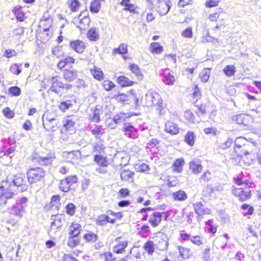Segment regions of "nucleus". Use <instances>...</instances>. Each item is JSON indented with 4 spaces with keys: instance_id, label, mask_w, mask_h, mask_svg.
<instances>
[{
    "instance_id": "nucleus-12",
    "label": "nucleus",
    "mask_w": 261,
    "mask_h": 261,
    "mask_svg": "<svg viewBox=\"0 0 261 261\" xmlns=\"http://www.w3.org/2000/svg\"><path fill=\"white\" fill-rule=\"evenodd\" d=\"M164 130L171 135H176L179 133V128L177 124L172 121H168L165 123Z\"/></svg>"
},
{
    "instance_id": "nucleus-52",
    "label": "nucleus",
    "mask_w": 261,
    "mask_h": 261,
    "mask_svg": "<svg viewBox=\"0 0 261 261\" xmlns=\"http://www.w3.org/2000/svg\"><path fill=\"white\" fill-rule=\"evenodd\" d=\"M69 187L70 188L74 184H75L77 181V177L75 175L69 176L66 178Z\"/></svg>"
},
{
    "instance_id": "nucleus-31",
    "label": "nucleus",
    "mask_w": 261,
    "mask_h": 261,
    "mask_svg": "<svg viewBox=\"0 0 261 261\" xmlns=\"http://www.w3.org/2000/svg\"><path fill=\"white\" fill-rule=\"evenodd\" d=\"M235 183L238 185H245L246 187H249V185L251 184L250 182L248 179H244L243 177L240 175L237 178H234Z\"/></svg>"
},
{
    "instance_id": "nucleus-29",
    "label": "nucleus",
    "mask_w": 261,
    "mask_h": 261,
    "mask_svg": "<svg viewBox=\"0 0 261 261\" xmlns=\"http://www.w3.org/2000/svg\"><path fill=\"white\" fill-rule=\"evenodd\" d=\"M163 81L167 85H172L175 81V79L174 76L168 73L164 75Z\"/></svg>"
},
{
    "instance_id": "nucleus-30",
    "label": "nucleus",
    "mask_w": 261,
    "mask_h": 261,
    "mask_svg": "<svg viewBox=\"0 0 261 261\" xmlns=\"http://www.w3.org/2000/svg\"><path fill=\"white\" fill-rule=\"evenodd\" d=\"M13 12L17 20L20 21L24 20V15L21 7H16L13 10Z\"/></svg>"
},
{
    "instance_id": "nucleus-35",
    "label": "nucleus",
    "mask_w": 261,
    "mask_h": 261,
    "mask_svg": "<svg viewBox=\"0 0 261 261\" xmlns=\"http://www.w3.org/2000/svg\"><path fill=\"white\" fill-rule=\"evenodd\" d=\"M80 243V239L79 237H74L69 236L67 241V244L70 247H74L78 245Z\"/></svg>"
},
{
    "instance_id": "nucleus-57",
    "label": "nucleus",
    "mask_w": 261,
    "mask_h": 261,
    "mask_svg": "<svg viewBox=\"0 0 261 261\" xmlns=\"http://www.w3.org/2000/svg\"><path fill=\"white\" fill-rule=\"evenodd\" d=\"M204 132L205 134H212L214 136L217 135L218 131L217 128L215 127L206 128L204 129Z\"/></svg>"
},
{
    "instance_id": "nucleus-54",
    "label": "nucleus",
    "mask_w": 261,
    "mask_h": 261,
    "mask_svg": "<svg viewBox=\"0 0 261 261\" xmlns=\"http://www.w3.org/2000/svg\"><path fill=\"white\" fill-rule=\"evenodd\" d=\"M9 92L14 96H18L20 94L21 90L18 87H12L9 89Z\"/></svg>"
},
{
    "instance_id": "nucleus-25",
    "label": "nucleus",
    "mask_w": 261,
    "mask_h": 261,
    "mask_svg": "<svg viewBox=\"0 0 261 261\" xmlns=\"http://www.w3.org/2000/svg\"><path fill=\"white\" fill-rule=\"evenodd\" d=\"M127 53V45L125 43H121L119 47L114 48L113 50V54H125Z\"/></svg>"
},
{
    "instance_id": "nucleus-15",
    "label": "nucleus",
    "mask_w": 261,
    "mask_h": 261,
    "mask_svg": "<svg viewBox=\"0 0 261 261\" xmlns=\"http://www.w3.org/2000/svg\"><path fill=\"white\" fill-rule=\"evenodd\" d=\"M194 207L196 213L199 216L208 214L211 213L210 210L207 208H205L201 202H200L195 203L194 204Z\"/></svg>"
},
{
    "instance_id": "nucleus-24",
    "label": "nucleus",
    "mask_w": 261,
    "mask_h": 261,
    "mask_svg": "<svg viewBox=\"0 0 261 261\" xmlns=\"http://www.w3.org/2000/svg\"><path fill=\"white\" fill-rule=\"evenodd\" d=\"M172 197L175 200L183 201L187 198L186 193L183 191H179L172 194Z\"/></svg>"
},
{
    "instance_id": "nucleus-45",
    "label": "nucleus",
    "mask_w": 261,
    "mask_h": 261,
    "mask_svg": "<svg viewBox=\"0 0 261 261\" xmlns=\"http://www.w3.org/2000/svg\"><path fill=\"white\" fill-rule=\"evenodd\" d=\"M185 118L189 122L191 123H194L195 116L192 112L190 110H187L185 111L184 114Z\"/></svg>"
},
{
    "instance_id": "nucleus-43",
    "label": "nucleus",
    "mask_w": 261,
    "mask_h": 261,
    "mask_svg": "<svg viewBox=\"0 0 261 261\" xmlns=\"http://www.w3.org/2000/svg\"><path fill=\"white\" fill-rule=\"evenodd\" d=\"M113 120L115 124H119L124 122L125 118L123 114H120L115 115L113 117Z\"/></svg>"
},
{
    "instance_id": "nucleus-8",
    "label": "nucleus",
    "mask_w": 261,
    "mask_h": 261,
    "mask_svg": "<svg viewBox=\"0 0 261 261\" xmlns=\"http://www.w3.org/2000/svg\"><path fill=\"white\" fill-rule=\"evenodd\" d=\"M88 12L85 11L82 12L79 15L78 20H79V24L77 27L81 30H85L89 25L90 20L88 17Z\"/></svg>"
},
{
    "instance_id": "nucleus-16",
    "label": "nucleus",
    "mask_w": 261,
    "mask_h": 261,
    "mask_svg": "<svg viewBox=\"0 0 261 261\" xmlns=\"http://www.w3.org/2000/svg\"><path fill=\"white\" fill-rule=\"evenodd\" d=\"M120 238H117L116 239V242H118L119 244L116 245L113 248V251L117 254L123 253L125 252V248L127 246V242L126 241H120Z\"/></svg>"
},
{
    "instance_id": "nucleus-51",
    "label": "nucleus",
    "mask_w": 261,
    "mask_h": 261,
    "mask_svg": "<svg viewBox=\"0 0 261 261\" xmlns=\"http://www.w3.org/2000/svg\"><path fill=\"white\" fill-rule=\"evenodd\" d=\"M103 86L106 90L109 91L115 86V85L112 82L107 80L103 82Z\"/></svg>"
},
{
    "instance_id": "nucleus-13",
    "label": "nucleus",
    "mask_w": 261,
    "mask_h": 261,
    "mask_svg": "<svg viewBox=\"0 0 261 261\" xmlns=\"http://www.w3.org/2000/svg\"><path fill=\"white\" fill-rule=\"evenodd\" d=\"M190 170L194 174H197L202 170V166L201 162L198 159H194L190 163Z\"/></svg>"
},
{
    "instance_id": "nucleus-48",
    "label": "nucleus",
    "mask_w": 261,
    "mask_h": 261,
    "mask_svg": "<svg viewBox=\"0 0 261 261\" xmlns=\"http://www.w3.org/2000/svg\"><path fill=\"white\" fill-rule=\"evenodd\" d=\"M75 124V121L73 118L68 117L64 124V126L67 128H70L74 126Z\"/></svg>"
},
{
    "instance_id": "nucleus-18",
    "label": "nucleus",
    "mask_w": 261,
    "mask_h": 261,
    "mask_svg": "<svg viewBox=\"0 0 261 261\" xmlns=\"http://www.w3.org/2000/svg\"><path fill=\"white\" fill-rule=\"evenodd\" d=\"M196 135L194 132L189 131L185 136L184 140L185 142L190 145L193 146L195 143Z\"/></svg>"
},
{
    "instance_id": "nucleus-17",
    "label": "nucleus",
    "mask_w": 261,
    "mask_h": 261,
    "mask_svg": "<svg viewBox=\"0 0 261 261\" xmlns=\"http://www.w3.org/2000/svg\"><path fill=\"white\" fill-rule=\"evenodd\" d=\"M55 158L54 155H48L45 157L39 156L37 160L38 163L41 165H47L50 164Z\"/></svg>"
},
{
    "instance_id": "nucleus-23",
    "label": "nucleus",
    "mask_w": 261,
    "mask_h": 261,
    "mask_svg": "<svg viewBox=\"0 0 261 261\" xmlns=\"http://www.w3.org/2000/svg\"><path fill=\"white\" fill-rule=\"evenodd\" d=\"M118 82L122 87L132 86L135 83L130 81L128 77L120 76L118 78Z\"/></svg>"
},
{
    "instance_id": "nucleus-11",
    "label": "nucleus",
    "mask_w": 261,
    "mask_h": 261,
    "mask_svg": "<svg viewBox=\"0 0 261 261\" xmlns=\"http://www.w3.org/2000/svg\"><path fill=\"white\" fill-rule=\"evenodd\" d=\"M70 47L77 53L81 54L85 49V43L81 40H76L70 42Z\"/></svg>"
},
{
    "instance_id": "nucleus-63",
    "label": "nucleus",
    "mask_w": 261,
    "mask_h": 261,
    "mask_svg": "<svg viewBox=\"0 0 261 261\" xmlns=\"http://www.w3.org/2000/svg\"><path fill=\"white\" fill-rule=\"evenodd\" d=\"M16 54V51L14 49H7L5 51L4 56L8 58H10L15 56Z\"/></svg>"
},
{
    "instance_id": "nucleus-47",
    "label": "nucleus",
    "mask_w": 261,
    "mask_h": 261,
    "mask_svg": "<svg viewBox=\"0 0 261 261\" xmlns=\"http://www.w3.org/2000/svg\"><path fill=\"white\" fill-rule=\"evenodd\" d=\"M190 241L192 243L198 246L203 244L202 240L199 236H193L190 238Z\"/></svg>"
},
{
    "instance_id": "nucleus-6",
    "label": "nucleus",
    "mask_w": 261,
    "mask_h": 261,
    "mask_svg": "<svg viewBox=\"0 0 261 261\" xmlns=\"http://www.w3.org/2000/svg\"><path fill=\"white\" fill-rule=\"evenodd\" d=\"M50 83V90L54 92L59 93L64 89V84L60 81L58 76L52 77Z\"/></svg>"
},
{
    "instance_id": "nucleus-4",
    "label": "nucleus",
    "mask_w": 261,
    "mask_h": 261,
    "mask_svg": "<svg viewBox=\"0 0 261 261\" xmlns=\"http://www.w3.org/2000/svg\"><path fill=\"white\" fill-rule=\"evenodd\" d=\"M7 182H12L13 185L16 187H21L22 189H27L25 185L26 180L25 179V176L23 174H18L14 175L13 177H8L7 178Z\"/></svg>"
},
{
    "instance_id": "nucleus-33",
    "label": "nucleus",
    "mask_w": 261,
    "mask_h": 261,
    "mask_svg": "<svg viewBox=\"0 0 261 261\" xmlns=\"http://www.w3.org/2000/svg\"><path fill=\"white\" fill-rule=\"evenodd\" d=\"M224 73L228 76L233 75L236 72V68L234 65H227L223 70Z\"/></svg>"
},
{
    "instance_id": "nucleus-42",
    "label": "nucleus",
    "mask_w": 261,
    "mask_h": 261,
    "mask_svg": "<svg viewBox=\"0 0 261 261\" xmlns=\"http://www.w3.org/2000/svg\"><path fill=\"white\" fill-rule=\"evenodd\" d=\"M52 220H54V221L52 222L54 225H56L57 227H59L60 229L62 226V223L61 221V215H56L52 217Z\"/></svg>"
},
{
    "instance_id": "nucleus-62",
    "label": "nucleus",
    "mask_w": 261,
    "mask_h": 261,
    "mask_svg": "<svg viewBox=\"0 0 261 261\" xmlns=\"http://www.w3.org/2000/svg\"><path fill=\"white\" fill-rule=\"evenodd\" d=\"M210 247L206 246L205 248L203 250V258L206 261L210 259Z\"/></svg>"
},
{
    "instance_id": "nucleus-58",
    "label": "nucleus",
    "mask_w": 261,
    "mask_h": 261,
    "mask_svg": "<svg viewBox=\"0 0 261 261\" xmlns=\"http://www.w3.org/2000/svg\"><path fill=\"white\" fill-rule=\"evenodd\" d=\"M202 74L200 75V78L201 80L203 82H207L210 77V72L208 70L206 69L204 70V73H201Z\"/></svg>"
},
{
    "instance_id": "nucleus-55",
    "label": "nucleus",
    "mask_w": 261,
    "mask_h": 261,
    "mask_svg": "<svg viewBox=\"0 0 261 261\" xmlns=\"http://www.w3.org/2000/svg\"><path fill=\"white\" fill-rule=\"evenodd\" d=\"M80 6V3L77 0H71L70 3V7L71 10L72 11H76L77 10L79 7Z\"/></svg>"
},
{
    "instance_id": "nucleus-41",
    "label": "nucleus",
    "mask_w": 261,
    "mask_h": 261,
    "mask_svg": "<svg viewBox=\"0 0 261 261\" xmlns=\"http://www.w3.org/2000/svg\"><path fill=\"white\" fill-rule=\"evenodd\" d=\"M184 163L183 160L177 159L173 164L174 170L178 172H179L181 170V167Z\"/></svg>"
},
{
    "instance_id": "nucleus-22",
    "label": "nucleus",
    "mask_w": 261,
    "mask_h": 261,
    "mask_svg": "<svg viewBox=\"0 0 261 261\" xmlns=\"http://www.w3.org/2000/svg\"><path fill=\"white\" fill-rule=\"evenodd\" d=\"M129 69L138 79L142 80L143 79V75L138 67V65L135 64H132L129 65Z\"/></svg>"
},
{
    "instance_id": "nucleus-28",
    "label": "nucleus",
    "mask_w": 261,
    "mask_h": 261,
    "mask_svg": "<svg viewBox=\"0 0 261 261\" xmlns=\"http://www.w3.org/2000/svg\"><path fill=\"white\" fill-rule=\"evenodd\" d=\"M178 250L179 251L180 255L183 258H188L190 256V249L189 248L182 246H178Z\"/></svg>"
},
{
    "instance_id": "nucleus-5",
    "label": "nucleus",
    "mask_w": 261,
    "mask_h": 261,
    "mask_svg": "<svg viewBox=\"0 0 261 261\" xmlns=\"http://www.w3.org/2000/svg\"><path fill=\"white\" fill-rule=\"evenodd\" d=\"M167 215L165 212H155L153 213L151 215H150L149 222L151 224V225L153 227H156L159 225L160 223L162 218H164L165 220H166L167 218Z\"/></svg>"
},
{
    "instance_id": "nucleus-53",
    "label": "nucleus",
    "mask_w": 261,
    "mask_h": 261,
    "mask_svg": "<svg viewBox=\"0 0 261 261\" xmlns=\"http://www.w3.org/2000/svg\"><path fill=\"white\" fill-rule=\"evenodd\" d=\"M10 71L11 73L18 75L21 71L20 66L17 64L12 65L10 68Z\"/></svg>"
},
{
    "instance_id": "nucleus-14",
    "label": "nucleus",
    "mask_w": 261,
    "mask_h": 261,
    "mask_svg": "<svg viewBox=\"0 0 261 261\" xmlns=\"http://www.w3.org/2000/svg\"><path fill=\"white\" fill-rule=\"evenodd\" d=\"M25 211V206H21L17 203L10 209V213L12 215L21 218Z\"/></svg>"
},
{
    "instance_id": "nucleus-60",
    "label": "nucleus",
    "mask_w": 261,
    "mask_h": 261,
    "mask_svg": "<svg viewBox=\"0 0 261 261\" xmlns=\"http://www.w3.org/2000/svg\"><path fill=\"white\" fill-rule=\"evenodd\" d=\"M61 229L56 226V225H54V224L51 222L50 225V230L49 231V234L50 236L55 235L57 233V231H60Z\"/></svg>"
},
{
    "instance_id": "nucleus-37",
    "label": "nucleus",
    "mask_w": 261,
    "mask_h": 261,
    "mask_svg": "<svg viewBox=\"0 0 261 261\" xmlns=\"http://www.w3.org/2000/svg\"><path fill=\"white\" fill-rule=\"evenodd\" d=\"M84 239L88 242H93L97 240V236L92 232H89L84 236Z\"/></svg>"
},
{
    "instance_id": "nucleus-44",
    "label": "nucleus",
    "mask_w": 261,
    "mask_h": 261,
    "mask_svg": "<svg viewBox=\"0 0 261 261\" xmlns=\"http://www.w3.org/2000/svg\"><path fill=\"white\" fill-rule=\"evenodd\" d=\"M65 210L66 213L72 216L75 213V206L72 203H69L65 206Z\"/></svg>"
},
{
    "instance_id": "nucleus-39",
    "label": "nucleus",
    "mask_w": 261,
    "mask_h": 261,
    "mask_svg": "<svg viewBox=\"0 0 261 261\" xmlns=\"http://www.w3.org/2000/svg\"><path fill=\"white\" fill-rule=\"evenodd\" d=\"M247 140L244 137L237 138L234 141V145L237 147L241 148L246 145Z\"/></svg>"
},
{
    "instance_id": "nucleus-19",
    "label": "nucleus",
    "mask_w": 261,
    "mask_h": 261,
    "mask_svg": "<svg viewBox=\"0 0 261 261\" xmlns=\"http://www.w3.org/2000/svg\"><path fill=\"white\" fill-rule=\"evenodd\" d=\"M88 38L91 41H96L99 39L98 30L95 28L90 29L87 34Z\"/></svg>"
},
{
    "instance_id": "nucleus-46",
    "label": "nucleus",
    "mask_w": 261,
    "mask_h": 261,
    "mask_svg": "<svg viewBox=\"0 0 261 261\" xmlns=\"http://www.w3.org/2000/svg\"><path fill=\"white\" fill-rule=\"evenodd\" d=\"M71 106L72 104L70 101H62L59 106V108L62 111L64 112L68 109Z\"/></svg>"
},
{
    "instance_id": "nucleus-61",
    "label": "nucleus",
    "mask_w": 261,
    "mask_h": 261,
    "mask_svg": "<svg viewBox=\"0 0 261 261\" xmlns=\"http://www.w3.org/2000/svg\"><path fill=\"white\" fill-rule=\"evenodd\" d=\"M104 148L103 145L101 143H95L93 146L94 151L98 153L101 152Z\"/></svg>"
},
{
    "instance_id": "nucleus-27",
    "label": "nucleus",
    "mask_w": 261,
    "mask_h": 261,
    "mask_svg": "<svg viewBox=\"0 0 261 261\" xmlns=\"http://www.w3.org/2000/svg\"><path fill=\"white\" fill-rule=\"evenodd\" d=\"M134 173L130 171L122 170L120 173V177L122 180L128 181L132 179Z\"/></svg>"
},
{
    "instance_id": "nucleus-64",
    "label": "nucleus",
    "mask_w": 261,
    "mask_h": 261,
    "mask_svg": "<svg viewBox=\"0 0 261 261\" xmlns=\"http://www.w3.org/2000/svg\"><path fill=\"white\" fill-rule=\"evenodd\" d=\"M220 0H207L206 2V6L209 8L215 7L218 5Z\"/></svg>"
},
{
    "instance_id": "nucleus-34",
    "label": "nucleus",
    "mask_w": 261,
    "mask_h": 261,
    "mask_svg": "<svg viewBox=\"0 0 261 261\" xmlns=\"http://www.w3.org/2000/svg\"><path fill=\"white\" fill-rule=\"evenodd\" d=\"M59 187L60 190L64 192H67L70 190L68 181L66 178L61 180Z\"/></svg>"
},
{
    "instance_id": "nucleus-38",
    "label": "nucleus",
    "mask_w": 261,
    "mask_h": 261,
    "mask_svg": "<svg viewBox=\"0 0 261 261\" xmlns=\"http://www.w3.org/2000/svg\"><path fill=\"white\" fill-rule=\"evenodd\" d=\"M145 250L149 254L154 252V244L152 241H147L144 246Z\"/></svg>"
},
{
    "instance_id": "nucleus-56",
    "label": "nucleus",
    "mask_w": 261,
    "mask_h": 261,
    "mask_svg": "<svg viewBox=\"0 0 261 261\" xmlns=\"http://www.w3.org/2000/svg\"><path fill=\"white\" fill-rule=\"evenodd\" d=\"M24 34V28L22 27H18L13 30V34L16 36L19 37Z\"/></svg>"
},
{
    "instance_id": "nucleus-20",
    "label": "nucleus",
    "mask_w": 261,
    "mask_h": 261,
    "mask_svg": "<svg viewBox=\"0 0 261 261\" xmlns=\"http://www.w3.org/2000/svg\"><path fill=\"white\" fill-rule=\"evenodd\" d=\"M94 161L99 166H108V163L106 157H103L101 155H95L94 158Z\"/></svg>"
},
{
    "instance_id": "nucleus-49",
    "label": "nucleus",
    "mask_w": 261,
    "mask_h": 261,
    "mask_svg": "<svg viewBox=\"0 0 261 261\" xmlns=\"http://www.w3.org/2000/svg\"><path fill=\"white\" fill-rule=\"evenodd\" d=\"M181 35L185 38H192L193 36L192 28L191 27H188L182 32Z\"/></svg>"
},
{
    "instance_id": "nucleus-7",
    "label": "nucleus",
    "mask_w": 261,
    "mask_h": 261,
    "mask_svg": "<svg viewBox=\"0 0 261 261\" xmlns=\"http://www.w3.org/2000/svg\"><path fill=\"white\" fill-rule=\"evenodd\" d=\"M171 7L169 0H159L157 7V11L160 15H166Z\"/></svg>"
},
{
    "instance_id": "nucleus-3",
    "label": "nucleus",
    "mask_w": 261,
    "mask_h": 261,
    "mask_svg": "<svg viewBox=\"0 0 261 261\" xmlns=\"http://www.w3.org/2000/svg\"><path fill=\"white\" fill-rule=\"evenodd\" d=\"M143 103L147 107L153 105H158L159 108L163 107V100L160 95L155 92H149L146 93L143 99Z\"/></svg>"
},
{
    "instance_id": "nucleus-2",
    "label": "nucleus",
    "mask_w": 261,
    "mask_h": 261,
    "mask_svg": "<svg viewBox=\"0 0 261 261\" xmlns=\"http://www.w3.org/2000/svg\"><path fill=\"white\" fill-rule=\"evenodd\" d=\"M28 180L30 184L36 183L41 181L45 175V171L40 167L32 168L27 172Z\"/></svg>"
},
{
    "instance_id": "nucleus-50",
    "label": "nucleus",
    "mask_w": 261,
    "mask_h": 261,
    "mask_svg": "<svg viewBox=\"0 0 261 261\" xmlns=\"http://www.w3.org/2000/svg\"><path fill=\"white\" fill-rule=\"evenodd\" d=\"M3 113L8 118H12L14 116V113L8 107L3 110Z\"/></svg>"
},
{
    "instance_id": "nucleus-9",
    "label": "nucleus",
    "mask_w": 261,
    "mask_h": 261,
    "mask_svg": "<svg viewBox=\"0 0 261 261\" xmlns=\"http://www.w3.org/2000/svg\"><path fill=\"white\" fill-rule=\"evenodd\" d=\"M233 194L241 201H244L251 197V191L249 190H245L242 188H234L232 191Z\"/></svg>"
},
{
    "instance_id": "nucleus-10",
    "label": "nucleus",
    "mask_w": 261,
    "mask_h": 261,
    "mask_svg": "<svg viewBox=\"0 0 261 261\" xmlns=\"http://www.w3.org/2000/svg\"><path fill=\"white\" fill-rule=\"evenodd\" d=\"M124 135L129 138H134L136 137L137 129L129 123H125L124 127L121 129Z\"/></svg>"
},
{
    "instance_id": "nucleus-40",
    "label": "nucleus",
    "mask_w": 261,
    "mask_h": 261,
    "mask_svg": "<svg viewBox=\"0 0 261 261\" xmlns=\"http://www.w3.org/2000/svg\"><path fill=\"white\" fill-rule=\"evenodd\" d=\"M92 134L97 138H100L103 135V129L101 126L95 127L91 130Z\"/></svg>"
},
{
    "instance_id": "nucleus-59",
    "label": "nucleus",
    "mask_w": 261,
    "mask_h": 261,
    "mask_svg": "<svg viewBox=\"0 0 261 261\" xmlns=\"http://www.w3.org/2000/svg\"><path fill=\"white\" fill-rule=\"evenodd\" d=\"M107 220V216L105 215H101L98 216L97 219V224L99 225H103L106 224Z\"/></svg>"
},
{
    "instance_id": "nucleus-36",
    "label": "nucleus",
    "mask_w": 261,
    "mask_h": 261,
    "mask_svg": "<svg viewBox=\"0 0 261 261\" xmlns=\"http://www.w3.org/2000/svg\"><path fill=\"white\" fill-rule=\"evenodd\" d=\"M150 49L153 53L160 54L163 50V47L158 42L152 43L150 44Z\"/></svg>"
},
{
    "instance_id": "nucleus-21",
    "label": "nucleus",
    "mask_w": 261,
    "mask_h": 261,
    "mask_svg": "<svg viewBox=\"0 0 261 261\" xmlns=\"http://www.w3.org/2000/svg\"><path fill=\"white\" fill-rule=\"evenodd\" d=\"M77 76L76 71L73 70L66 69L64 72V78L69 82L73 81Z\"/></svg>"
},
{
    "instance_id": "nucleus-32",
    "label": "nucleus",
    "mask_w": 261,
    "mask_h": 261,
    "mask_svg": "<svg viewBox=\"0 0 261 261\" xmlns=\"http://www.w3.org/2000/svg\"><path fill=\"white\" fill-rule=\"evenodd\" d=\"M100 7L99 1L98 0H94L91 3L90 10L92 12L96 13L99 11Z\"/></svg>"
},
{
    "instance_id": "nucleus-1",
    "label": "nucleus",
    "mask_w": 261,
    "mask_h": 261,
    "mask_svg": "<svg viewBox=\"0 0 261 261\" xmlns=\"http://www.w3.org/2000/svg\"><path fill=\"white\" fill-rule=\"evenodd\" d=\"M43 125L47 131L55 132L58 128L57 116L49 112H45L42 117Z\"/></svg>"
},
{
    "instance_id": "nucleus-26",
    "label": "nucleus",
    "mask_w": 261,
    "mask_h": 261,
    "mask_svg": "<svg viewBox=\"0 0 261 261\" xmlns=\"http://www.w3.org/2000/svg\"><path fill=\"white\" fill-rule=\"evenodd\" d=\"M91 72L95 79L98 80L103 79V73L100 68L95 67L93 69H91Z\"/></svg>"
}]
</instances>
